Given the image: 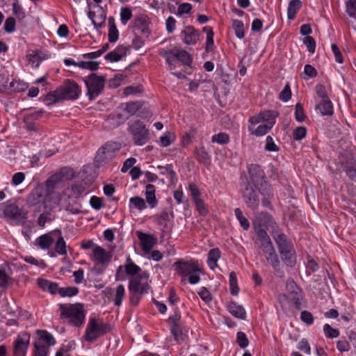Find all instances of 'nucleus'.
<instances>
[{
	"instance_id": "40",
	"label": "nucleus",
	"mask_w": 356,
	"mask_h": 356,
	"mask_svg": "<svg viewBox=\"0 0 356 356\" xmlns=\"http://www.w3.org/2000/svg\"><path fill=\"white\" fill-rule=\"evenodd\" d=\"M176 58L184 65L190 66L192 63L191 56L182 49L176 48Z\"/></svg>"
},
{
	"instance_id": "18",
	"label": "nucleus",
	"mask_w": 356,
	"mask_h": 356,
	"mask_svg": "<svg viewBox=\"0 0 356 356\" xmlns=\"http://www.w3.org/2000/svg\"><path fill=\"white\" fill-rule=\"evenodd\" d=\"M148 277L149 275L146 271H143L140 275L131 277L129 282L128 289L147 293L149 285L147 282V280Z\"/></svg>"
},
{
	"instance_id": "3",
	"label": "nucleus",
	"mask_w": 356,
	"mask_h": 356,
	"mask_svg": "<svg viewBox=\"0 0 356 356\" xmlns=\"http://www.w3.org/2000/svg\"><path fill=\"white\" fill-rule=\"evenodd\" d=\"M272 236L277 244L283 263L289 267H294L296 264L297 256L292 241L282 232L274 231L272 232Z\"/></svg>"
},
{
	"instance_id": "24",
	"label": "nucleus",
	"mask_w": 356,
	"mask_h": 356,
	"mask_svg": "<svg viewBox=\"0 0 356 356\" xmlns=\"http://www.w3.org/2000/svg\"><path fill=\"white\" fill-rule=\"evenodd\" d=\"M174 218V213H169L166 210L162 211L160 213L154 216V220L157 225L162 227L161 232H166L169 229L168 223Z\"/></svg>"
},
{
	"instance_id": "47",
	"label": "nucleus",
	"mask_w": 356,
	"mask_h": 356,
	"mask_svg": "<svg viewBox=\"0 0 356 356\" xmlns=\"http://www.w3.org/2000/svg\"><path fill=\"white\" fill-rule=\"evenodd\" d=\"M232 28L234 30L236 36L239 39H243L245 36L243 22L238 19L232 21Z\"/></svg>"
},
{
	"instance_id": "33",
	"label": "nucleus",
	"mask_w": 356,
	"mask_h": 356,
	"mask_svg": "<svg viewBox=\"0 0 356 356\" xmlns=\"http://www.w3.org/2000/svg\"><path fill=\"white\" fill-rule=\"evenodd\" d=\"M38 282L40 288L42 290L47 291L51 294L58 293L59 286L58 284L45 279H38Z\"/></svg>"
},
{
	"instance_id": "20",
	"label": "nucleus",
	"mask_w": 356,
	"mask_h": 356,
	"mask_svg": "<svg viewBox=\"0 0 356 356\" xmlns=\"http://www.w3.org/2000/svg\"><path fill=\"white\" fill-rule=\"evenodd\" d=\"M92 253V260L106 268L111 260L112 255L100 246H96Z\"/></svg>"
},
{
	"instance_id": "61",
	"label": "nucleus",
	"mask_w": 356,
	"mask_h": 356,
	"mask_svg": "<svg viewBox=\"0 0 356 356\" xmlns=\"http://www.w3.org/2000/svg\"><path fill=\"white\" fill-rule=\"evenodd\" d=\"M13 12L19 20H22L26 17L23 8L18 3L17 1L13 3Z\"/></svg>"
},
{
	"instance_id": "57",
	"label": "nucleus",
	"mask_w": 356,
	"mask_h": 356,
	"mask_svg": "<svg viewBox=\"0 0 356 356\" xmlns=\"http://www.w3.org/2000/svg\"><path fill=\"white\" fill-rule=\"evenodd\" d=\"M99 63L97 61H80L77 63V67L81 69H88L96 71L99 68Z\"/></svg>"
},
{
	"instance_id": "14",
	"label": "nucleus",
	"mask_w": 356,
	"mask_h": 356,
	"mask_svg": "<svg viewBox=\"0 0 356 356\" xmlns=\"http://www.w3.org/2000/svg\"><path fill=\"white\" fill-rule=\"evenodd\" d=\"M30 334L24 332L19 334L13 341V356H26L30 343Z\"/></svg>"
},
{
	"instance_id": "39",
	"label": "nucleus",
	"mask_w": 356,
	"mask_h": 356,
	"mask_svg": "<svg viewBox=\"0 0 356 356\" xmlns=\"http://www.w3.org/2000/svg\"><path fill=\"white\" fill-rule=\"evenodd\" d=\"M113 158V153L107 151L104 147L102 146L98 149L95 156V160L97 162L102 163L111 161Z\"/></svg>"
},
{
	"instance_id": "28",
	"label": "nucleus",
	"mask_w": 356,
	"mask_h": 356,
	"mask_svg": "<svg viewBox=\"0 0 356 356\" xmlns=\"http://www.w3.org/2000/svg\"><path fill=\"white\" fill-rule=\"evenodd\" d=\"M315 109L322 115L330 116L333 114V106L330 99H321V102L315 106Z\"/></svg>"
},
{
	"instance_id": "27",
	"label": "nucleus",
	"mask_w": 356,
	"mask_h": 356,
	"mask_svg": "<svg viewBox=\"0 0 356 356\" xmlns=\"http://www.w3.org/2000/svg\"><path fill=\"white\" fill-rule=\"evenodd\" d=\"M155 192V186L153 184H149L145 186V200L151 209L155 208L158 204Z\"/></svg>"
},
{
	"instance_id": "13",
	"label": "nucleus",
	"mask_w": 356,
	"mask_h": 356,
	"mask_svg": "<svg viewBox=\"0 0 356 356\" xmlns=\"http://www.w3.org/2000/svg\"><path fill=\"white\" fill-rule=\"evenodd\" d=\"M128 119V115L121 109H118L108 115L103 123L105 129L112 130L123 124Z\"/></svg>"
},
{
	"instance_id": "48",
	"label": "nucleus",
	"mask_w": 356,
	"mask_h": 356,
	"mask_svg": "<svg viewBox=\"0 0 356 356\" xmlns=\"http://www.w3.org/2000/svg\"><path fill=\"white\" fill-rule=\"evenodd\" d=\"M79 289L76 286L59 287L58 294L64 297H73L79 293Z\"/></svg>"
},
{
	"instance_id": "23",
	"label": "nucleus",
	"mask_w": 356,
	"mask_h": 356,
	"mask_svg": "<svg viewBox=\"0 0 356 356\" xmlns=\"http://www.w3.org/2000/svg\"><path fill=\"white\" fill-rule=\"evenodd\" d=\"M137 236L140 241L142 250L145 252H150V250L157 243V239L153 235L138 232Z\"/></svg>"
},
{
	"instance_id": "63",
	"label": "nucleus",
	"mask_w": 356,
	"mask_h": 356,
	"mask_svg": "<svg viewBox=\"0 0 356 356\" xmlns=\"http://www.w3.org/2000/svg\"><path fill=\"white\" fill-rule=\"evenodd\" d=\"M15 19L13 17H9L5 21L3 29L6 33H11L15 31Z\"/></svg>"
},
{
	"instance_id": "4",
	"label": "nucleus",
	"mask_w": 356,
	"mask_h": 356,
	"mask_svg": "<svg viewBox=\"0 0 356 356\" xmlns=\"http://www.w3.org/2000/svg\"><path fill=\"white\" fill-rule=\"evenodd\" d=\"M60 318L69 319V323L76 327L82 326L86 321V311L82 303L60 304Z\"/></svg>"
},
{
	"instance_id": "49",
	"label": "nucleus",
	"mask_w": 356,
	"mask_h": 356,
	"mask_svg": "<svg viewBox=\"0 0 356 356\" xmlns=\"http://www.w3.org/2000/svg\"><path fill=\"white\" fill-rule=\"evenodd\" d=\"M235 216L238 220L240 225L244 230H248L250 228V222L247 218H245L241 209L236 208L234 209Z\"/></svg>"
},
{
	"instance_id": "1",
	"label": "nucleus",
	"mask_w": 356,
	"mask_h": 356,
	"mask_svg": "<svg viewBox=\"0 0 356 356\" xmlns=\"http://www.w3.org/2000/svg\"><path fill=\"white\" fill-rule=\"evenodd\" d=\"M248 172L250 182L259 185V192L262 196L261 203L264 207L271 208L270 200L273 198L274 193L271 185L268 182L264 170L256 163L248 165Z\"/></svg>"
},
{
	"instance_id": "51",
	"label": "nucleus",
	"mask_w": 356,
	"mask_h": 356,
	"mask_svg": "<svg viewBox=\"0 0 356 356\" xmlns=\"http://www.w3.org/2000/svg\"><path fill=\"white\" fill-rule=\"evenodd\" d=\"M160 55L162 56L169 65H172L176 58V48L169 50H163Z\"/></svg>"
},
{
	"instance_id": "5",
	"label": "nucleus",
	"mask_w": 356,
	"mask_h": 356,
	"mask_svg": "<svg viewBox=\"0 0 356 356\" xmlns=\"http://www.w3.org/2000/svg\"><path fill=\"white\" fill-rule=\"evenodd\" d=\"M112 331V326L102 318L90 317L88 320L83 339L88 343H93L99 338Z\"/></svg>"
},
{
	"instance_id": "53",
	"label": "nucleus",
	"mask_w": 356,
	"mask_h": 356,
	"mask_svg": "<svg viewBox=\"0 0 356 356\" xmlns=\"http://www.w3.org/2000/svg\"><path fill=\"white\" fill-rule=\"evenodd\" d=\"M343 170L348 178L352 181L356 183V163H351L344 165Z\"/></svg>"
},
{
	"instance_id": "41",
	"label": "nucleus",
	"mask_w": 356,
	"mask_h": 356,
	"mask_svg": "<svg viewBox=\"0 0 356 356\" xmlns=\"http://www.w3.org/2000/svg\"><path fill=\"white\" fill-rule=\"evenodd\" d=\"M125 296V289L122 284H119L117 286L115 293L113 294V302L114 305L117 307H120L122 305L123 299Z\"/></svg>"
},
{
	"instance_id": "38",
	"label": "nucleus",
	"mask_w": 356,
	"mask_h": 356,
	"mask_svg": "<svg viewBox=\"0 0 356 356\" xmlns=\"http://www.w3.org/2000/svg\"><path fill=\"white\" fill-rule=\"evenodd\" d=\"M220 257V251L218 248L211 249L208 253L207 264L213 270L218 266L217 262Z\"/></svg>"
},
{
	"instance_id": "12",
	"label": "nucleus",
	"mask_w": 356,
	"mask_h": 356,
	"mask_svg": "<svg viewBox=\"0 0 356 356\" xmlns=\"http://www.w3.org/2000/svg\"><path fill=\"white\" fill-rule=\"evenodd\" d=\"M177 273L183 277H188L193 273L200 271L197 261H184L179 259L173 264Z\"/></svg>"
},
{
	"instance_id": "11",
	"label": "nucleus",
	"mask_w": 356,
	"mask_h": 356,
	"mask_svg": "<svg viewBox=\"0 0 356 356\" xmlns=\"http://www.w3.org/2000/svg\"><path fill=\"white\" fill-rule=\"evenodd\" d=\"M63 100H76L81 94V88L79 84L72 79H66L57 88Z\"/></svg>"
},
{
	"instance_id": "50",
	"label": "nucleus",
	"mask_w": 356,
	"mask_h": 356,
	"mask_svg": "<svg viewBox=\"0 0 356 356\" xmlns=\"http://www.w3.org/2000/svg\"><path fill=\"white\" fill-rule=\"evenodd\" d=\"M120 21L123 25H126L128 22L132 18V10L129 7H122L120 13Z\"/></svg>"
},
{
	"instance_id": "10",
	"label": "nucleus",
	"mask_w": 356,
	"mask_h": 356,
	"mask_svg": "<svg viewBox=\"0 0 356 356\" xmlns=\"http://www.w3.org/2000/svg\"><path fill=\"white\" fill-rule=\"evenodd\" d=\"M128 131L131 135L132 140L136 145H143L146 144L150 138L149 129H147L145 124L140 120H136L129 124Z\"/></svg>"
},
{
	"instance_id": "36",
	"label": "nucleus",
	"mask_w": 356,
	"mask_h": 356,
	"mask_svg": "<svg viewBox=\"0 0 356 356\" xmlns=\"http://www.w3.org/2000/svg\"><path fill=\"white\" fill-rule=\"evenodd\" d=\"M36 334H38L39 339L45 342L47 346L49 348L53 346L56 343V341L54 336L45 330H37Z\"/></svg>"
},
{
	"instance_id": "58",
	"label": "nucleus",
	"mask_w": 356,
	"mask_h": 356,
	"mask_svg": "<svg viewBox=\"0 0 356 356\" xmlns=\"http://www.w3.org/2000/svg\"><path fill=\"white\" fill-rule=\"evenodd\" d=\"M129 202L136 209H138L139 211H143L147 207L145 200L139 196L131 197Z\"/></svg>"
},
{
	"instance_id": "2",
	"label": "nucleus",
	"mask_w": 356,
	"mask_h": 356,
	"mask_svg": "<svg viewBox=\"0 0 356 356\" xmlns=\"http://www.w3.org/2000/svg\"><path fill=\"white\" fill-rule=\"evenodd\" d=\"M279 113L274 110H264L248 119V131L251 134L261 137L270 131L276 122Z\"/></svg>"
},
{
	"instance_id": "22",
	"label": "nucleus",
	"mask_w": 356,
	"mask_h": 356,
	"mask_svg": "<svg viewBox=\"0 0 356 356\" xmlns=\"http://www.w3.org/2000/svg\"><path fill=\"white\" fill-rule=\"evenodd\" d=\"M44 113V111H36L29 113L24 115V122L28 131H37L38 129V124L36 122Z\"/></svg>"
},
{
	"instance_id": "15",
	"label": "nucleus",
	"mask_w": 356,
	"mask_h": 356,
	"mask_svg": "<svg viewBox=\"0 0 356 356\" xmlns=\"http://www.w3.org/2000/svg\"><path fill=\"white\" fill-rule=\"evenodd\" d=\"M168 323L170 325L172 334L174 336L175 339L177 340L179 336L182 334L184 329L181 314L177 308L175 309L173 314L169 316Z\"/></svg>"
},
{
	"instance_id": "16",
	"label": "nucleus",
	"mask_w": 356,
	"mask_h": 356,
	"mask_svg": "<svg viewBox=\"0 0 356 356\" xmlns=\"http://www.w3.org/2000/svg\"><path fill=\"white\" fill-rule=\"evenodd\" d=\"M150 24L151 20L149 17L145 14L136 15L133 21L134 28L145 38H147L151 33L149 29Z\"/></svg>"
},
{
	"instance_id": "60",
	"label": "nucleus",
	"mask_w": 356,
	"mask_h": 356,
	"mask_svg": "<svg viewBox=\"0 0 356 356\" xmlns=\"http://www.w3.org/2000/svg\"><path fill=\"white\" fill-rule=\"evenodd\" d=\"M159 168L164 169V172H162V175H165L166 177L171 181V182H174L176 179V173L172 169V164H168L165 166H158Z\"/></svg>"
},
{
	"instance_id": "62",
	"label": "nucleus",
	"mask_w": 356,
	"mask_h": 356,
	"mask_svg": "<svg viewBox=\"0 0 356 356\" xmlns=\"http://www.w3.org/2000/svg\"><path fill=\"white\" fill-rule=\"evenodd\" d=\"M295 118L298 122H302L305 120L306 115L303 106L300 103H297L295 107Z\"/></svg>"
},
{
	"instance_id": "64",
	"label": "nucleus",
	"mask_w": 356,
	"mask_h": 356,
	"mask_svg": "<svg viewBox=\"0 0 356 356\" xmlns=\"http://www.w3.org/2000/svg\"><path fill=\"white\" fill-rule=\"evenodd\" d=\"M346 13L350 17L356 15V0H348L346 3Z\"/></svg>"
},
{
	"instance_id": "37",
	"label": "nucleus",
	"mask_w": 356,
	"mask_h": 356,
	"mask_svg": "<svg viewBox=\"0 0 356 356\" xmlns=\"http://www.w3.org/2000/svg\"><path fill=\"white\" fill-rule=\"evenodd\" d=\"M202 31L207 34V41L205 45V51L207 53H209L213 51L214 47V41H213V35L214 33L213 31V28L211 26H204L202 29Z\"/></svg>"
},
{
	"instance_id": "25",
	"label": "nucleus",
	"mask_w": 356,
	"mask_h": 356,
	"mask_svg": "<svg viewBox=\"0 0 356 356\" xmlns=\"http://www.w3.org/2000/svg\"><path fill=\"white\" fill-rule=\"evenodd\" d=\"M129 48L124 45H118L113 51L108 53L105 56V60L113 63L120 60L127 56Z\"/></svg>"
},
{
	"instance_id": "56",
	"label": "nucleus",
	"mask_w": 356,
	"mask_h": 356,
	"mask_svg": "<svg viewBox=\"0 0 356 356\" xmlns=\"http://www.w3.org/2000/svg\"><path fill=\"white\" fill-rule=\"evenodd\" d=\"M140 105L138 102H128L126 103L125 107L124 108H119V109H121L122 111H124V113H126L127 115H128V118L130 115H134L136 113V112L139 109Z\"/></svg>"
},
{
	"instance_id": "43",
	"label": "nucleus",
	"mask_w": 356,
	"mask_h": 356,
	"mask_svg": "<svg viewBox=\"0 0 356 356\" xmlns=\"http://www.w3.org/2000/svg\"><path fill=\"white\" fill-rule=\"evenodd\" d=\"M34 350L33 356H48L49 348L40 342L33 343Z\"/></svg>"
},
{
	"instance_id": "35",
	"label": "nucleus",
	"mask_w": 356,
	"mask_h": 356,
	"mask_svg": "<svg viewBox=\"0 0 356 356\" xmlns=\"http://www.w3.org/2000/svg\"><path fill=\"white\" fill-rule=\"evenodd\" d=\"M228 311L236 318L245 319L246 312L244 308L236 302H232L228 305Z\"/></svg>"
},
{
	"instance_id": "32",
	"label": "nucleus",
	"mask_w": 356,
	"mask_h": 356,
	"mask_svg": "<svg viewBox=\"0 0 356 356\" xmlns=\"http://www.w3.org/2000/svg\"><path fill=\"white\" fill-rule=\"evenodd\" d=\"M108 38L111 43L116 42L119 38V31L117 29L115 18L113 17H109L108 19Z\"/></svg>"
},
{
	"instance_id": "6",
	"label": "nucleus",
	"mask_w": 356,
	"mask_h": 356,
	"mask_svg": "<svg viewBox=\"0 0 356 356\" xmlns=\"http://www.w3.org/2000/svg\"><path fill=\"white\" fill-rule=\"evenodd\" d=\"M254 244L257 247V253L260 255H265L268 263L275 271H278L280 261L270 237L264 239H256Z\"/></svg>"
},
{
	"instance_id": "26",
	"label": "nucleus",
	"mask_w": 356,
	"mask_h": 356,
	"mask_svg": "<svg viewBox=\"0 0 356 356\" xmlns=\"http://www.w3.org/2000/svg\"><path fill=\"white\" fill-rule=\"evenodd\" d=\"M52 235H54L57 239L55 243V252L60 255H66L67 250H66V243L64 240V238L62 235V232L60 229H56L51 232Z\"/></svg>"
},
{
	"instance_id": "19",
	"label": "nucleus",
	"mask_w": 356,
	"mask_h": 356,
	"mask_svg": "<svg viewBox=\"0 0 356 356\" xmlns=\"http://www.w3.org/2000/svg\"><path fill=\"white\" fill-rule=\"evenodd\" d=\"M6 217L17 221H24L27 218V211L15 204H8L3 211Z\"/></svg>"
},
{
	"instance_id": "31",
	"label": "nucleus",
	"mask_w": 356,
	"mask_h": 356,
	"mask_svg": "<svg viewBox=\"0 0 356 356\" xmlns=\"http://www.w3.org/2000/svg\"><path fill=\"white\" fill-rule=\"evenodd\" d=\"M124 268V272L127 275L135 277L140 275L142 271L140 267L136 265L130 258L128 257L126 260V264L123 266Z\"/></svg>"
},
{
	"instance_id": "29",
	"label": "nucleus",
	"mask_w": 356,
	"mask_h": 356,
	"mask_svg": "<svg viewBox=\"0 0 356 356\" xmlns=\"http://www.w3.org/2000/svg\"><path fill=\"white\" fill-rule=\"evenodd\" d=\"M194 156L200 163L205 166L209 165L211 163V156L203 146L200 148H195Z\"/></svg>"
},
{
	"instance_id": "8",
	"label": "nucleus",
	"mask_w": 356,
	"mask_h": 356,
	"mask_svg": "<svg viewBox=\"0 0 356 356\" xmlns=\"http://www.w3.org/2000/svg\"><path fill=\"white\" fill-rule=\"evenodd\" d=\"M241 193L247 207L252 210H257L260 202L259 185L252 184L249 181H246L241 185Z\"/></svg>"
},
{
	"instance_id": "34",
	"label": "nucleus",
	"mask_w": 356,
	"mask_h": 356,
	"mask_svg": "<svg viewBox=\"0 0 356 356\" xmlns=\"http://www.w3.org/2000/svg\"><path fill=\"white\" fill-rule=\"evenodd\" d=\"M302 3L300 0H291L287 8V17L289 20L296 18V14L302 8Z\"/></svg>"
},
{
	"instance_id": "17",
	"label": "nucleus",
	"mask_w": 356,
	"mask_h": 356,
	"mask_svg": "<svg viewBox=\"0 0 356 356\" xmlns=\"http://www.w3.org/2000/svg\"><path fill=\"white\" fill-rule=\"evenodd\" d=\"M200 32L193 26H186L180 32L179 37L186 45H195L200 40Z\"/></svg>"
},
{
	"instance_id": "42",
	"label": "nucleus",
	"mask_w": 356,
	"mask_h": 356,
	"mask_svg": "<svg viewBox=\"0 0 356 356\" xmlns=\"http://www.w3.org/2000/svg\"><path fill=\"white\" fill-rule=\"evenodd\" d=\"M28 61L32 66L38 67L40 63L41 58L40 56V51L38 50H29L26 54Z\"/></svg>"
},
{
	"instance_id": "45",
	"label": "nucleus",
	"mask_w": 356,
	"mask_h": 356,
	"mask_svg": "<svg viewBox=\"0 0 356 356\" xmlns=\"http://www.w3.org/2000/svg\"><path fill=\"white\" fill-rule=\"evenodd\" d=\"M175 134L172 132H167L159 138V144L163 147L170 146L175 140Z\"/></svg>"
},
{
	"instance_id": "54",
	"label": "nucleus",
	"mask_w": 356,
	"mask_h": 356,
	"mask_svg": "<svg viewBox=\"0 0 356 356\" xmlns=\"http://www.w3.org/2000/svg\"><path fill=\"white\" fill-rule=\"evenodd\" d=\"M230 141L229 136L224 132H220L217 134H214L211 137V142L216 143L220 145H226Z\"/></svg>"
},
{
	"instance_id": "59",
	"label": "nucleus",
	"mask_w": 356,
	"mask_h": 356,
	"mask_svg": "<svg viewBox=\"0 0 356 356\" xmlns=\"http://www.w3.org/2000/svg\"><path fill=\"white\" fill-rule=\"evenodd\" d=\"M323 332L326 337L329 339L337 338L340 334L338 329L332 328L329 324H325L323 325Z\"/></svg>"
},
{
	"instance_id": "9",
	"label": "nucleus",
	"mask_w": 356,
	"mask_h": 356,
	"mask_svg": "<svg viewBox=\"0 0 356 356\" xmlns=\"http://www.w3.org/2000/svg\"><path fill=\"white\" fill-rule=\"evenodd\" d=\"M86 88L87 95L90 100L97 98L104 90L106 78L104 76H98L92 73L83 78Z\"/></svg>"
},
{
	"instance_id": "7",
	"label": "nucleus",
	"mask_w": 356,
	"mask_h": 356,
	"mask_svg": "<svg viewBox=\"0 0 356 356\" xmlns=\"http://www.w3.org/2000/svg\"><path fill=\"white\" fill-rule=\"evenodd\" d=\"M253 227L257 236V239H264L269 237L266 229L269 227L277 228V225L270 214L267 212H261L255 216Z\"/></svg>"
},
{
	"instance_id": "21",
	"label": "nucleus",
	"mask_w": 356,
	"mask_h": 356,
	"mask_svg": "<svg viewBox=\"0 0 356 356\" xmlns=\"http://www.w3.org/2000/svg\"><path fill=\"white\" fill-rule=\"evenodd\" d=\"M44 190L42 186H38L31 190L26 198V204L29 207H34L44 202Z\"/></svg>"
},
{
	"instance_id": "30",
	"label": "nucleus",
	"mask_w": 356,
	"mask_h": 356,
	"mask_svg": "<svg viewBox=\"0 0 356 356\" xmlns=\"http://www.w3.org/2000/svg\"><path fill=\"white\" fill-rule=\"evenodd\" d=\"M50 234H44L35 239V244L42 250H48L54 241V238Z\"/></svg>"
},
{
	"instance_id": "44",
	"label": "nucleus",
	"mask_w": 356,
	"mask_h": 356,
	"mask_svg": "<svg viewBox=\"0 0 356 356\" xmlns=\"http://www.w3.org/2000/svg\"><path fill=\"white\" fill-rule=\"evenodd\" d=\"M44 102L47 105H53L60 101H63L61 99V96L58 92H57V88L53 91L47 93L44 99Z\"/></svg>"
},
{
	"instance_id": "52",
	"label": "nucleus",
	"mask_w": 356,
	"mask_h": 356,
	"mask_svg": "<svg viewBox=\"0 0 356 356\" xmlns=\"http://www.w3.org/2000/svg\"><path fill=\"white\" fill-rule=\"evenodd\" d=\"M229 284L230 293L234 296L238 295L239 292V288L237 284L236 275L234 271L229 273Z\"/></svg>"
},
{
	"instance_id": "46",
	"label": "nucleus",
	"mask_w": 356,
	"mask_h": 356,
	"mask_svg": "<svg viewBox=\"0 0 356 356\" xmlns=\"http://www.w3.org/2000/svg\"><path fill=\"white\" fill-rule=\"evenodd\" d=\"M71 191L75 198L79 197L86 191V183L79 182L72 184Z\"/></svg>"
},
{
	"instance_id": "55",
	"label": "nucleus",
	"mask_w": 356,
	"mask_h": 356,
	"mask_svg": "<svg viewBox=\"0 0 356 356\" xmlns=\"http://www.w3.org/2000/svg\"><path fill=\"white\" fill-rule=\"evenodd\" d=\"M145 292H140L139 291H134L129 289V302L131 305L137 306Z\"/></svg>"
}]
</instances>
